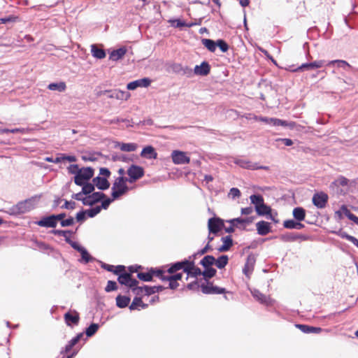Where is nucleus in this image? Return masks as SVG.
Returning a JSON list of instances; mask_svg holds the SVG:
<instances>
[{
	"instance_id": "obj_44",
	"label": "nucleus",
	"mask_w": 358,
	"mask_h": 358,
	"mask_svg": "<svg viewBox=\"0 0 358 358\" xmlns=\"http://www.w3.org/2000/svg\"><path fill=\"white\" fill-rule=\"evenodd\" d=\"M341 212L345 213V216H346L350 220L353 221L355 223L358 224V217L352 213H350V211L348 209V208L345 206L343 205V210Z\"/></svg>"
},
{
	"instance_id": "obj_23",
	"label": "nucleus",
	"mask_w": 358,
	"mask_h": 358,
	"mask_svg": "<svg viewBox=\"0 0 358 358\" xmlns=\"http://www.w3.org/2000/svg\"><path fill=\"white\" fill-rule=\"evenodd\" d=\"M234 163L244 169H252V170H256L258 169V165L257 164L252 163V162H251L250 161H247L245 159H235Z\"/></svg>"
},
{
	"instance_id": "obj_1",
	"label": "nucleus",
	"mask_w": 358,
	"mask_h": 358,
	"mask_svg": "<svg viewBox=\"0 0 358 358\" xmlns=\"http://www.w3.org/2000/svg\"><path fill=\"white\" fill-rule=\"evenodd\" d=\"M192 268L193 263L188 261L174 264L168 270L169 274L164 275V285L162 286L163 289H176L183 285L184 282L182 278L184 273L190 271Z\"/></svg>"
},
{
	"instance_id": "obj_60",
	"label": "nucleus",
	"mask_w": 358,
	"mask_h": 358,
	"mask_svg": "<svg viewBox=\"0 0 358 358\" xmlns=\"http://www.w3.org/2000/svg\"><path fill=\"white\" fill-rule=\"evenodd\" d=\"M70 243L72 248L78 251L79 252H80L84 249L83 247H82L79 243L76 242L71 241Z\"/></svg>"
},
{
	"instance_id": "obj_17",
	"label": "nucleus",
	"mask_w": 358,
	"mask_h": 358,
	"mask_svg": "<svg viewBox=\"0 0 358 358\" xmlns=\"http://www.w3.org/2000/svg\"><path fill=\"white\" fill-rule=\"evenodd\" d=\"M165 293L166 292H145L143 298L145 301L152 304L155 303L157 301H159L160 299L164 300V298L162 297V294Z\"/></svg>"
},
{
	"instance_id": "obj_43",
	"label": "nucleus",
	"mask_w": 358,
	"mask_h": 358,
	"mask_svg": "<svg viewBox=\"0 0 358 358\" xmlns=\"http://www.w3.org/2000/svg\"><path fill=\"white\" fill-rule=\"evenodd\" d=\"M228 262V257L227 255H222L217 260L215 259V264L219 268H224Z\"/></svg>"
},
{
	"instance_id": "obj_48",
	"label": "nucleus",
	"mask_w": 358,
	"mask_h": 358,
	"mask_svg": "<svg viewBox=\"0 0 358 358\" xmlns=\"http://www.w3.org/2000/svg\"><path fill=\"white\" fill-rule=\"evenodd\" d=\"M205 294H222V298L226 300L232 299L234 292H204Z\"/></svg>"
},
{
	"instance_id": "obj_26",
	"label": "nucleus",
	"mask_w": 358,
	"mask_h": 358,
	"mask_svg": "<svg viewBox=\"0 0 358 358\" xmlns=\"http://www.w3.org/2000/svg\"><path fill=\"white\" fill-rule=\"evenodd\" d=\"M222 222L219 219H210L208 220V229L210 232L217 233L219 231L222 227Z\"/></svg>"
},
{
	"instance_id": "obj_54",
	"label": "nucleus",
	"mask_w": 358,
	"mask_h": 358,
	"mask_svg": "<svg viewBox=\"0 0 358 358\" xmlns=\"http://www.w3.org/2000/svg\"><path fill=\"white\" fill-rule=\"evenodd\" d=\"M171 24L176 27H181L186 25L185 22H182L180 20H172L169 21Z\"/></svg>"
},
{
	"instance_id": "obj_59",
	"label": "nucleus",
	"mask_w": 358,
	"mask_h": 358,
	"mask_svg": "<svg viewBox=\"0 0 358 358\" xmlns=\"http://www.w3.org/2000/svg\"><path fill=\"white\" fill-rule=\"evenodd\" d=\"M99 173H100V175L102 176V177L107 178L108 177H109L110 173L108 169L101 168L100 171H99Z\"/></svg>"
},
{
	"instance_id": "obj_52",
	"label": "nucleus",
	"mask_w": 358,
	"mask_h": 358,
	"mask_svg": "<svg viewBox=\"0 0 358 358\" xmlns=\"http://www.w3.org/2000/svg\"><path fill=\"white\" fill-rule=\"evenodd\" d=\"M80 169H79L77 164H71L68 167L69 173L71 174H75L76 176L78 174Z\"/></svg>"
},
{
	"instance_id": "obj_19",
	"label": "nucleus",
	"mask_w": 358,
	"mask_h": 358,
	"mask_svg": "<svg viewBox=\"0 0 358 358\" xmlns=\"http://www.w3.org/2000/svg\"><path fill=\"white\" fill-rule=\"evenodd\" d=\"M210 67L209 64L203 62L201 65H196L194 67V72L196 75L199 76H207L210 72Z\"/></svg>"
},
{
	"instance_id": "obj_62",
	"label": "nucleus",
	"mask_w": 358,
	"mask_h": 358,
	"mask_svg": "<svg viewBox=\"0 0 358 358\" xmlns=\"http://www.w3.org/2000/svg\"><path fill=\"white\" fill-rule=\"evenodd\" d=\"M85 213L82 211V212H79L77 213L76 215V220L78 222H82L85 220Z\"/></svg>"
},
{
	"instance_id": "obj_28",
	"label": "nucleus",
	"mask_w": 358,
	"mask_h": 358,
	"mask_svg": "<svg viewBox=\"0 0 358 358\" xmlns=\"http://www.w3.org/2000/svg\"><path fill=\"white\" fill-rule=\"evenodd\" d=\"M37 224L41 227H56L57 222L53 215L47 217H44L43 219L38 221Z\"/></svg>"
},
{
	"instance_id": "obj_41",
	"label": "nucleus",
	"mask_w": 358,
	"mask_h": 358,
	"mask_svg": "<svg viewBox=\"0 0 358 358\" xmlns=\"http://www.w3.org/2000/svg\"><path fill=\"white\" fill-rule=\"evenodd\" d=\"M202 44L210 52H214L216 49V43L210 39L204 38L202 40Z\"/></svg>"
},
{
	"instance_id": "obj_3",
	"label": "nucleus",
	"mask_w": 358,
	"mask_h": 358,
	"mask_svg": "<svg viewBox=\"0 0 358 358\" xmlns=\"http://www.w3.org/2000/svg\"><path fill=\"white\" fill-rule=\"evenodd\" d=\"M128 178L125 177H118L116 178L112 187V196L113 199L119 198L128 191L129 189L126 184Z\"/></svg>"
},
{
	"instance_id": "obj_61",
	"label": "nucleus",
	"mask_w": 358,
	"mask_h": 358,
	"mask_svg": "<svg viewBox=\"0 0 358 358\" xmlns=\"http://www.w3.org/2000/svg\"><path fill=\"white\" fill-rule=\"evenodd\" d=\"M253 213V208L252 207H247V208H243L241 209V214L242 215H250Z\"/></svg>"
},
{
	"instance_id": "obj_37",
	"label": "nucleus",
	"mask_w": 358,
	"mask_h": 358,
	"mask_svg": "<svg viewBox=\"0 0 358 358\" xmlns=\"http://www.w3.org/2000/svg\"><path fill=\"white\" fill-rule=\"evenodd\" d=\"M306 215L305 210L303 208L297 207L293 210V216L298 221L304 220Z\"/></svg>"
},
{
	"instance_id": "obj_16",
	"label": "nucleus",
	"mask_w": 358,
	"mask_h": 358,
	"mask_svg": "<svg viewBox=\"0 0 358 358\" xmlns=\"http://www.w3.org/2000/svg\"><path fill=\"white\" fill-rule=\"evenodd\" d=\"M296 327L304 334H320L322 329L318 327H313L303 324H296Z\"/></svg>"
},
{
	"instance_id": "obj_13",
	"label": "nucleus",
	"mask_w": 358,
	"mask_h": 358,
	"mask_svg": "<svg viewBox=\"0 0 358 358\" xmlns=\"http://www.w3.org/2000/svg\"><path fill=\"white\" fill-rule=\"evenodd\" d=\"M150 83L151 80L149 78H144L128 83L127 88L129 90H134L138 87H147L150 85Z\"/></svg>"
},
{
	"instance_id": "obj_8",
	"label": "nucleus",
	"mask_w": 358,
	"mask_h": 358,
	"mask_svg": "<svg viewBox=\"0 0 358 358\" xmlns=\"http://www.w3.org/2000/svg\"><path fill=\"white\" fill-rule=\"evenodd\" d=\"M108 94V96L109 98L118 100H127L130 97V94L128 92L120 90H105L100 93V94Z\"/></svg>"
},
{
	"instance_id": "obj_34",
	"label": "nucleus",
	"mask_w": 358,
	"mask_h": 358,
	"mask_svg": "<svg viewBox=\"0 0 358 358\" xmlns=\"http://www.w3.org/2000/svg\"><path fill=\"white\" fill-rule=\"evenodd\" d=\"M284 227L287 229H301L304 226L303 224L300 223L299 222H295L292 220H285L283 223Z\"/></svg>"
},
{
	"instance_id": "obj_2",
	"label": "nucleus",
	"mask_w": 358,
	"mask_h": 358,
	"mask_svg": "<svg viewBox=\"0 0 358 358\" xmlns=\"http://www.w3.org/2000/svg\"><path fill=\"white\" fill-rule=\"evenodd\" d=\"M216 273V270L211 267L206 268V270L203 273V279L201 280L200 282H198L196 279L191 281L188 285L187 287L189 289H196L200 287L201 288V291H225L224 288H220L217 287H215L212 283L209 282L207 278H210L213 277ZM192 278H195L194 276H192Z\"/></svg>"
},
{
	"instance_id": "obj_53",
	"label": "nucleus",
	"mask_w": 358,
	"mask_h": 358,
	"mask_svg": "<svg viewBox=\"0 0 358 358\" xmlns=\"http://www.w3.org/2000/svg\"><path fill=\"white\" fill-rule=\"evenodd\" d=\"M117 289V284L113 281H108L105 291H114Z\"/></svg>"
},
{
	"instance_id": "obj_29",
	"label": "nucleus",
	"mask_w": 358,
	"mask_h": 358,
	"mask_svg": "<svg viewBox=\"0 0 358 358\" xmlns=\"http://www.w3.org/2000/svg\"><path fill=\"white\" fill-rule=\"evenodd\" d=\"M255 210L259 215H267L269 218L273 219L271 208L264 203L259 206H257Z\"/></svg>"
},
{
	"instance_id": "obj_12",
	"label": "nucleus",
	"mask_w": 358,
	"mask_h": 358,
	"mask_svg": "<svg viewBox=\"0 0 358 358\" xmlns=\"http://www.w3.org/2000/svg\"><path fill=\"white\" fill-rule=\"evenodd\" d=\"M327 201L328 195L324 192L317 193L313 197V204L319 208H324Z\"/></svg>"
},
{
	"instance_id": "obj_50",
	"label": "nucleus",
	"mask_w": 358,
	"mask_h": 358,
	"mask_svg": "<svg viewBox=\"0 0 358 358\" xmlns=\"http://www.w3.org/2000/svg\"><path fill=\"white\" fill-rule=\"evenodd\" d=\"M216 45L218 46L223 52H227L229 48L228 45L222 40H218Z\"/></svg>"
},
{
	"instance_id": "obj_30",
	"label": "nucleus",
	"mask_w": 358,
	"mask_h": 358,
	"mask_svg": "<svg viewBox=\"0 0 358 358\" xmlns=\"http://www.w3.org/2000/svg\"><path fill=\"white\" fill-rule=\"evenodd\" d=\"M324 64L323 60L315 61L311 63L303 64L301 66L299 67L298 70H310L313 69H317L322 67Z\"/></svg>"
},
{
	"instance_id": "obj_6",
	"label": "nucleus",
	"mask_w": 358,
	"mask_h": 358,
	"mask_svg": "<svg viewBox=\"0 0 358 358\" xmlns=\"http://www.w3.org/2000/svg\"><path fill=\"white\" fill-rule=\"evenodd\" d=\"M127 174L129 176L128 182L132 183L144 175V171L143 169L139 166L132 165L128 169Z\"/></svg>"
},
{
	"instance_id": "obj_64",
	"label": "nucleus",
	"mask_w": 358,
	"mask_h": 358,
	"mask_svg": "<svg viewBox=\"0 0 358 358\" xmlns=\"http://www.w3.org/2000/svg\"><path fill=\"white\" fill-rule=\"evenodd\" d=\"M348 179L344 177H341L337 180V182L342 186H345L348 184Z\"/></svg>"
},
{
	"instance_id": "obj_9",
	"label": "nucleus",
	"mask_w": 358,
	"mask_h": 358,
	"mask_svg": "<svg viewBox=\"0 0 358 358\" xmlns=\"http://www.w3.org/2000/svg\"><path fill=\"white\" fill-rule=\"evenodd\" d=\"M65 322L69 327L77 326L79 324L80 315L75 310H70L64 315Z\"/></svg>"
},
{
	"instance_id": "obj_49",
	"label": "nucleus",
	"mask_w": 358,
	"mask_h": 358,
	"mask_svg": "<svg viewBox=\"0 0 358 358\" xmlns=\"http://www.w3.org/2000/svg\"><path fill=\"white\" fill-rule=\"evenodd\" d=\"M80 255L82 256V259L85 262L87 263L90 261L92 260V257L87 252V251L84 248L80 252Z\"/></svg>"
},
{
	"instance_id": "obj_46",
	"label": "nucleus",
	"mask_w": 358,
	"mask_h": 358,
	"mask_svg": "<svg viewBox=\"0 0 358 358\" xmlns=\"http://www.w3.org/2000/svg\"><path fill=\"white\" fill-rule=\"evenodd\" d=\"M101 211L100 206H96L86 211L87 215L90 217H93L96 215Z\"/></svg>"
},
{
	"instance_id": "obj_45",
	"label": "nucleus",
	"mask_w": 358,
	"mask_h": 358,
	"mask_svg": "<svg viewBox=\"0 0 358 358\" xmlns=\"http://www.w3.org/2000/svg\"><path fill=\"white\" fill-rule=\"evenodd\" d=\"M83 186L82 192L84 194H89L92 193L94 189V185L91 183H84Z\"/></svg>"
},
{
	"instance_id": "obj_40",
	"label": "nucleus",
	"mask_w": 358,
	"mask_h": 358,
	"mask_svg": "<svg viewBox=\"0 0 358 358\" xmlns=\"http://www.w3.org/2000/svg\"><path fill=\"white\" fill-rule=\"evenodd\" d=\"M251 203L255 206V209L257 206H261L264 203V199L261 195L253 194L250 196Z\"/></svg>"
},
{
	"instance_id": "obj_14",
	"label": "nucleus",
	"mask_w": 358,
	"mask_h": 358,
	"mask_svg": "<svg viewBox=\"0 0 358 358\" xmlns=\"http://www.w3.org/2000/svg\"><path fill=\"white\" fill-rule=\"evenodd\" d=\"M118 281L122 285H125L129 287L133 288L134 289H135V287L137 284V281L135 279H133L130 274L127 273H121L119 275Z\"/></svg>"
},
{
	"instance_id": "obj_35",
	"label": "nucleus",
	"mask_w": 358,
	"mask_h": 358,
	"mask_svg": "<svg viewBox=\"0 0 358 358\" xmlns=\"http://www.w3.org/2000/svg\"><path fill=\"white\" fill-rule=\"evenodd\" d=\"M222 240L223 244L222 246H220L218 248V250L220 252L227 251L230 248V247L232 245V239H231V236H227L225 237H223L222 238Z\"/></svg>"
},
{
	"instance_id": "obj_10",
	"label": "nucleus",
	"mask_w": 358,
	"mask_h": 358,
	"mask_svg": "<svg viewBox=\"0 0 358 358\" xmlns=\"http://www.w3.org/2000/svg\"><path fill=\"white\" fill-rule=\"evenodd\" d=\"M251 294L257 301L266 306H272L275 302L269 295L265 294L263 292H251Z\"/></svg>"
},
{
	"instance_id": "obj_20",
	"label": "nucleus",
	"mask_w": 358,
	"mask_h": 358,
	"mask_svg": "<svg viewBox=\"0 0 358 358\" xmlns=\"http://www.w3.org/2000/svg\"><path fill=\"white\" fill-rule=\"evenodd\" d=\"M148 306V304L143 302L141 297H135L129 305V308L130 310H140L141 309L147 308Z\"/></svg>"
},
{
	"instance_id": "obj_55",
	"label": "nucleus",
	"mask_w": 358,
	"mask_h": 358,
	"mask_svg": "<svg viewBox=\"0 0 358 358\" xmlns=\"http://www.w3.org/2000/svg\"><path fill=\"white\" fill-rule=\"evenodd\" d=\"M76 207V203L73 201H66L64 203L62 206V208L66 209H73Z\"/></svg>"
},
{
	"instance_id": "obj_7",
	"label": "nucleus",
	"mask_w": 358,
	"mask_h": 358,
	"mask_svg": "<svg viewBox=\"0 0 358 358\" xmlns=\"http://www.w3.org/2000/svg\"><path fill=\"white\" fill-rule=\"evenodd\" d=\"M259 120L262 122H264L268 124L274 126V127H289L290 128H293L295 125L294 122H288L285 120H280L278 118H273V117H259Z\"/></svg>"
},
{
	"instance_id": "obj_33",
	"label": "nucleus",
	"mask_w": 358,
	"mask_h": 358,
	"mask_svg": "<svg viewBox=\"0 0 358 358\" xmlns=\"http://www.w3.org/2000/svg\"><path fill=\"white\" fill-rule=\"evenodd\" d=\"M91 52L92 56L97 59H103L106 57L105 51L99 48L96 45H91Z\"/></svg>"
},
{
	"instance_id": "obj_58",
	"label": "nucleus",
	"mask_w": 358,
	"mask_h": 358,
	"mask_svg": "<svg viewBox=\"0 0 358 358\" xmlns=\"http://www.w3.org/2000/svg\"><path fill=\"white\" fill-rule=\"evenodd\" d=\"M73 348V347L71 344L67 343V344L65 345V347L63 349L61 350L60 354L63 355L64 353L70 352Z\"/></svg>"
},
{
	"instance_id": "obj_15",
	"label": "nucleus",
	"mask_w": 358,
	"mask_h": 358,
	"mask_svg": "<svg viewBox=\"0 0 358 358\" xmlns=\"http://www.w3.org/2000/svg\"><path fill=\"white\" fill-rule=\"evenodd\" d=\"M138 278L145 282H148L152 280L153 275L158 277L159 278L164 279V273L162 271H152L148 273H138Z\"/></svg>"
},
{
	"instance_id": "obj_5",
	"label": "nucleus",
	"mask_w": 358,
	"mask_h": 358,
	"mask_svg": "<svg viewBox=\"0 0 358 358\" xmlns=\"http://www.w3.org/2000/svg\"><path fill=\"white\" fill-rule=\"evenodd\" d=\"M94 175V170L90 167L80 169L74 178V182L77 185L82 186L89 180Z\"/></svg>"
},
{
	"instance_id": "obj_4",
	"label": "nucleus",
	"mask_w": 358,
	"mask_h": 358,
	"mask_svg": "<svg viewBox=\"0 0 358 358\" xmlns=\"http://www.w3.org/2000/svg\"><path fill=\"white\" fill-rule=\"evenodd\" d=\"M36 204V199L31 198L18 203L12 210L13 213H25L34 208Z\"/></svg>"
},
{
	"instance_id": "obj_18",
	"label": "nucleus",
	"mask_w": 358,
	"mask_h": 358,
	"mask_svg": "<svg viewBox=\"0 0 358 358\" xmlns=\"http://www.w3.org/2000/svg\"><path fill=\"white\" fill-rule=\"evenodd\" d=\"M103 196L104 194L103 193H93L92 195L85 197L83 199V204L87 206L93 205L94 203L100 201Z\"/></svg>"
},
{
	"instance_id": "obj_25",
	"label": "nucleus",
	"mask_w": 358,
	"mask_h": 358,
	"mask_svg": "<svg viewBox=\"0 0 358 358\" xmlns=\"http://www.w3.org/2000/svg\"><path fill=\"white\" fill-rule=\"evenodd\" d=\"M131 298L128 296L118 294L116 297V306L120 308L129 306Z\"/></svg>"
},
{
	"instance_id": "obj_36",
	"label": "nucleus",
	"mask_w": 358,
	"mask_h": 358,
	"mask_svg": "<svg viewBox=\"0 0 358 358\" xmlns=\"http://www.w3.org/2000/svg\"><path fill=\"white\" fill-rule=\"evenodd\" d=\"M99 328V324L92 322L85 329V334H86L87 337H92L97 332Z\"/></svg>"
},
{
	"instance_id": "obj_32",
	"label": "nucleus",
	"mask_w": 358,
	"mask_h": 358,
	"mask_svg": "<svg viewBox=\"0 0 358 358\" xmlns=\"http://www.w3.org/2000/svg\"><path fill=\"white\" fill-rule=\"evenodd\" d=\"M116 148H120L122 151L124 152H132L136 150L138 148L136 143H118L116 145Z\"/></svg>"
},
{
	"instance_id": "obj_31",
	"label": "nucleus",
	"mask_w": 358,
	"mask_h": 358,
	"mask_svg": "<svg viewBox=\"0 0 358 358\" xmlns=\"http://www.w3.org/2000/svg\"><path fill=\"white\" fill-rule=\"evenodd\" d=\"M127 50L125 48H120L117 50H113L110 55V59L113 61L120 59L126 54Z\"/></svg>"
},
{
	"instance_id": "obj_39",
	"label": "nucleus",
	"mask_w": 358,
	"mask_h": 358,
	"mask_svg": "<svg viewBox=\"0 0 358 358\" xmlns=\"http://www.w3.org/2000/svg\"><path fill=\"white\" fill-rule=\"evenodd\" d=\"M215 259L211 255H207L201 261V264L205 268H209L211 265L215 264Z\"/></svg>"
},
{
	"instance_id": "obj_38",
	"label": "nucleus",
	"mask_w": 358,
	"mask_h": 358,
	"mask_svg": "<svg viewBox=\"0 0 358 358\" xmlns=\"http://www.w3.org/2000/svg\"><path fill=\"white\" fill-rule=\"evenodd\" d=\"M66 84L64 82L50 83L48 87L50 90H57L59 92H64L66 90Z\"/></svg>"
},
{
	"instance_id": "obj_57",
	"label": "nucleus",
	"mask_w": 358,
	"mask_h": 358,
	"mask_svg": "<svg viewBox=\"0 0 358 358\" xmlns=\"http://www.w3.org/2000/svg\"><path fill=\"white\" fill-rule=\"evenodd\" d=\"M343 210V206L340 208L339 210L335 212V218L338 220H341L343 219V216L345 215L344 213H342Z\"/></svg>"
},
{
	"instance_id": "obj_21",
	"label": "nucleus",
	"mask_w": 358,
	"mask_h": 358,
	"mask_svg": "<svg viewBox=\"0 0 358 358\" xmlns=\"http://www.w3.org/2000/svg\"><path fill=\"white\" fill-rule=\"evenodd\" d=\"M257 230L259 235L265 236L271 231L270 224L265 221L258 222L256 224Z\"/></svg>"
},
{
	"instance_id": "obj_51",
	"label": "nucleus",
	"mask_w": 358,
	"mask_h": 358,
	"mask_svg": "<svg viewBox=\"0 0 358 358\" xmlns=\"http://www.w3.org/2000/svg\"><path fill=\"white\" fill-rule=\"evenodd\" d=\"M229 196L232 199L239 197L241 196V192L238 188L233 187L230 189Z\"/></svg>"
},
{
	"instance_id": "obj_47",
	"label": "nucleus",
	"mask_w": 358,
	"mask_h": 358,
	"mask_svg": "<svg viewBox=\"0 0 358 358\" xmlns=\"http://www.w3.org/2000/svg\"><path fill=\"white\" fill-rule=\"evenodd\" d=\"M253 270V264L252 263H250L249 261L246 263L245 265V267L243 268V273L249 276L252 271Z\"/></svg>"
},
{
	"instance_id": "obj_27",
	"label": "nucleus",
	"mask_w": 358,
	"mask_h": 358,
	"mask_svg": "<svg viewBox=\"0 0 358 358\" xmlns=\"http://www.w3.org/2000/svg\"><path fill=\"white\" fill-rule=\"evenodd\" d=\"M141 155L147 159H156L157 157V154L154 148L150 145L143 149Z\"/></svg>"
},
{
	"instance_id": "obj_63",
	"label": "nucleus",
	"mask_w": 358,
	"mask_h": 358,
	"mask_svg": "<svg viewBox=\"0 0 358 358\" xmlns=\"http://www.w3.org/2000/svg\"><path fill=\"white\" fill-rule=\"evenodd\" d=\"M114 200L113 199H107L104 201H102V204H101V207L104 209H106L108 206L110 205V203H111V201Z\"/></svg>"
},
{
	"instance_id": "obj_42",
	"label": "nucleus",
	"mask_w": 358,
	"mask_h": 358,
	"mask_svg": "<svg viewBox=\"0 0 358 358\" xmlns=\"http://www.w3.org/2000/svg\"><path fill=\"white\" fill-rule=\"evenodd\" d=\"M334 64H336L338 68H342L344 69H346L347 68L350 67V65L346 61H344V60H333V61H330L327 64V65H329V66L334 65Z\"/></svg>"
},
{
	"instance_id": "obj_22",
	"label": "nucleus",
	"mask_w": 358,
	"mask_h": 358,
	"mask_svg": "<svg viewBox=\"0 0 358 358\" xmlns=\"http://www.w3.org/2000/svg\"><path fill=\"white\" fill-rule=\"evenodd\" d=\"M253 220H254V217H246V218L238 217V218L230 220L228 222L233 226L238 227L239 225L245 226L246 224H249L252 223L253 222Z\"/></svg>"
},
{
	"instance_id": "obj_56",
	"label": "nucleus",
	"mask_w": 358,
	"mask_h": 358,
	"mask_svg": "<svg viewBox=\"0 0 358 358\" xmlns=\"http://www.w3.org/2000/svg\"><path fill=\"white\" fill-rule=\"evenodd\" d=\"M73 224V219L72 217L68 218L66 220H63L61 222V225L62 227H69Z\"/></svg>"
},
{
	"instance_id": "obj_11",
	"label": "nucleus",
	"mask_w": 358,
	"mask_h": 358,
	"mask_svg": "<svg viewBox=\"0 0 358 358\" xmlns=\"http://www.w3.org/2000/svg\"><path fill=\"white\" fill-rule=\"evenodd\" d=\"M171 158L175 164H185L189 163L190 161L186 152L179 150H173L171 153Z\"/></svg>"
},
{
	"instance_id": "obj_24",
	"label": "nucleus",
	"mask_w": 358,
	"mask_h": 358,
	"mask_svg": "<svg viewBox=\"0 0 358 358\" xmlns=\"http://www.w3.org/2000/svg\"><path fill=\"white\" fill-rule=\"evenodd\" d=\"M93 182L100 189H106L110 186L107 178L104 177L97 176L93 179Z\"/></svg>"
}]
</instances>
